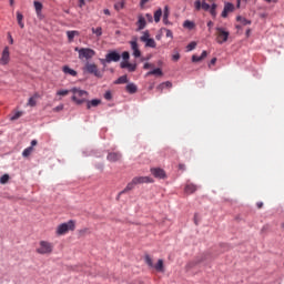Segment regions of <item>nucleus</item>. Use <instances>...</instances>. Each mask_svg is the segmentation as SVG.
Returning <instances> with one entry per match:
<instances>
[{
    "mask_svg": "<svg viewBox=\"0 0 284 284\" xmlns=\"http://www.w3.org/2000/svg\"><path fill=\"white\" fill-rule=\"evenodd\" d=\"M114 8H115V10H123V8H125V2H123V1H120V2H116L115 4H114Z\"/></svg>",
    "mask_w": 284,
    "mask_h": 284,
    "instance_id": "obj_43",
    "label": "nucleus"
},
{
    "mask_svg": "<svg viewBox=\"0 0 284 284\" xmlns=\"http://www.w3.org/2000/svg\"><path fill=\"white\" fill-rule=\"evenodd\" d=\"M33 6L36 8V12L37 14H41V11L43 10V4L39 1H34Z\"/></svg>",
    "mask_w": 284,
    "mask_h": 284,
    "instance_id": "obj_29",
    "label": "nucleus"
},
{
    "mask_svg": "<svg viewBox=\"0 0 284 284\" xmlns=\"http://www.w3.org/2000/svg\"><path fill=\"white\" fill-rule=\"evenodd\" d=\"M151 174H153L155 179H165V171L160 168L151 169Z\"/></svg>",
    "mask_w": 284,
    "mask_h": 284,
    "instance_id": "obj_15",
    "label": "nucleus"
},
{
    "mask_svg": "<svg viewBox=\"0 0 284 284\" xmlns=\"http://www.w3.org/2000/svg\"><path fill=\"white\" fill-rule=\"evenodd\" d=\"M216 8H217L216 3H213V4L211 6V8L209 9V12H210V14H211L212 17H216Z\"/></svg>",
    "mask_w": 284,
    "mask_h": 284,
    "instance_id": "obj_40",
    "label": "nucleus"
},
{
    "mask_svg": "<svg viewBox=\"0 0 284 284\" xmlns=\"http://www.w3.org/2000/svg\"><path fill=\"white\" fill-rule=\"evenodd\" d=\"M146 48H156V41L154 39L150 38L146 42H144Z\"/></svg>",
    "mask_w": 284,
    "mask_h": 284,
    "instance_id": "obj_34",
    "label": "nucleus"
},
{
    "mask_svg": "<svg viewBox=\"0 0 284 284\" xmlns=\"http://www.w3.org/2000/svg\"><path fill=\"white\" fill-rule=\"evenodd\" d=\"M236 21H240V23H242V26H251L252 21L247 20L244 17L237 16L236 17Z\"/></svg>",
    "mask_w": 284,
    "mask_h": 284,
    "instance_id": "obj_27",
    "label": "nucleus"
},
{
    "mask_svg": "<svg viewBox=\"0 0 284 284\" xmlns=\"http://www.w3.org/2000/svg\"><path fill=\"white\" fill-rule=\"evenodd\" d=\"M10 181V175L8 174H3L1 178H0V183L1 185H6V183H8Z\"/></svg>",
    "mask_w": 284,
    "mask_h": 284,
    "instance_id": "obj_37",
    "label": "nucleus"
},
{
    "mask_svg": "<svg viewBox=\"0 0 284 284\" xmlns=\"http://www.w3.org/2000/svg\"><path fill=\"white\" fill-rule=\"evenodd\" d=\"M207 27L209 28L212 27V21L207 22Z\"/></svg>",
    "mask_w": 284,
    "mask_h": 284,
    "instance_id": "obj_62",
    "label": "nucleus"
},
{
    "mask_svg": "<svg viewBox=\"0 0 284 284\" xmlns=\"http://www.w3.org/2000/svg\"><path fill=\"white\" fill-rule=\"evenodd\" d=\"M207 57V51H203L201 57L199 55H192L193 63H199V61H203Z\"/></svg>",
    "mask_w": 284,
    "mask_h": 284,
    "instance_id": "obj_22",
    "label": "nucleus"
},
{
    "mask_svg": "<svg viewBox=\"0 0 284 284\" xmlns=\"http://www.w3.org/2000/svg\"><path fill=\"white\" fill-rule=\"evenodd\" d=\"M196 48V42H190L186 47L187 52H192Z\"/></svg>",
    "mask_w": 284,
    "mask_h": 284,
    "instance_id": "obj_45",
    "label": "nucleus"
},
{
    "mask_svg": "<svg viewBox=\"0 0 284 284\" xmlns=\"http://www.w3.org/2000/svg\"><path fill=\"white\" fill-rule=\"evenodd\" d=\"M179 170H185V164H180Z\"/></svg>",
    "mask_w": 284,
    "mask_h": 284,
    "instance_id": "obj_59",
    "label": "nucleus"
},
{
    "mask_svg": "<svg viewBox=\"0 0 284 284\" xmlns=\"http://www.w3.org/2000/svg\"><path fill=\"white\" fill-rule=\"evenodd\" d=\"M84 70L89 72V74H94V77L101 78V71H99V67L94 63L87 62Z\"/></svg>",
    "mask_w": 284,
    "mask_h": 284,
    "instance_id": "obj_7",
    "label": "nucleus"
},
{
    "mask_svg": "<svg viewBox=\"0 0 284 284\" xmlns=\"http://www.w3.org/2000/svg\"><path fill=\"white\" fill-rule=\"evenodd\" d=\"M63 110V104H60L53 109L54 112H61Z\"/></svg>",
    "mask_w": 284,
    "mask_h": 284,
    "instance_id": "obj_50",
    "label": "nucleus"
},
{
    "mask_svg": "<svg viewBox=\"0 0 284 284\" xmlns=\"http://www.w3.org/2000/svg\"><path fill=\"white\" fill-rule=\"evenodd\" d=\"M148 1H150V0H141V1H140L141 8H144V6H145V3H148Z\"/></svg>",
    "mask_w": 284,
    "mask_h": 284,
    "instance_id": "obj_52",
    "label": "nucleus"
},
{
    "mask_svg": "<svg viewBox=\"0 0 284 284\" xmlns=\"http://www.w3.org/2000/svg\"><path fill=\"white\" fill-rule=\"evenodd\" d=\"M164 88H172V82L166 81V82L161 83V84L158 87V90H163Z\"/></svg>",
    "mask_w": 284,
    "mask_h": 284,
    "instance_id": "obj_38",
    "label": "nucleus"
},
{
    "mask_svg": "<svg viewBox=\"0 0 284 284\" xmlns=\"http://www.w3.org/2000/svg\"><path fill=\"white\" fill-rule=\"evenodd\" d=\"M87 103V110H90L91 108H99L101 105V100L100 99H94L91 101H85Z\"/></svg>",
    "mask_w": 284,
    "mask_h": 284,
    "instance_id": "obj_16",
    "label": "nucleus"
},
{
    "mask_svg": "<svg viewBox=\"0 0 284 284\" xmlns=\"http://www.w3.org/2000/svg\"><path fill=\"white\" fill-rule=\"evenodd\" d=\"M10 6H14V0H9Z\"/></svg>",
    "mask_w": 284,
    "mask_h": 284,
    "instance_id": "obj_60",
    "label": "nucleus"
},
{
    "mask_svg": "<svg viewBox=\"0 0 284 284\" xmlns=\"http://www.w3.org/2000/svg\"><path fill=\"white\" fill-rule=\"evenodd\" d=\"M62 72H63L64 74H70V77H77V71L73 70V69H71V68L68 67V65H64V67L62 68Z\"/></svg>",
    "mask_w": 284,
    "mask_h": 284,
    "instance_id": "obj_21",
    "label": "nucleus"
},
{
    "mask_svg": "<svg viewBox=\"0 0 284 284\" xmlns=\"http://www.w3.org/2000/svg\"><path fill=\"white\" fill-rule=\"evenodd\" d=\"M104 14H106L108 17H110V9H104Z\"/></svg>",
    "mask_w": 284,
    "mask_h": 284,
    "instance_id": "obj_58",
    "label": "nucleus"
},
{
    "mask_svg": "<svg viewBox=\"0 0 284 284\" xmlns=\"http://www.w3.org/2000/svg\"><path fill=\"white\" fill-rule=\"evenodd\" d=\"M227 39H230V33L225 31V29L217 27L216 28V43H220V45H223V43L227 42Z\"/></svg>",
    "mask_w": 284,
    "mask_h": 284,
    "instance_id": "obj_5",
    "label": "nucleus"
},
{
    "mask_svg": "<svg viewBox=\"0 0 284 284\" xmlns=\"http://www.w3.org/2000/svg\"><path fill=\"white\" fill-rule=\"evenodd\" d=\"M234 9H235V7H234V4H233L232 2H226V3L224 4V9H223V11H222L221 17H222L223 19H227V14H230L231 12H233Z\"/></svg>",
    "mask_w": 284,
    "mask_h": 284,
    "instance_id": "obj_10",
    "label": "nucleus"
},
{
    "mask_svg": "<svg viewBox=\"0 0 284 284\" xmlns=\"http://www.w3.org/2000/svg\"><path fill=\"white\" fill-rule=\"evenodd\" d=\"M125 90H126V92H129V94H136V92L139 91V88L134 83H129L125 87Z\"/></svg>",
    "mask_w": 284,
    "mask_h": 284,
    "instance_id": "obj_18",
    "label": "nucleus"
},
{
    "mask_svg": "<svg viewBox=\"0 0 284 284\" xmlns=\"http://www.w3.org/2000/svg\"><path fill=\"white\" fill-rule=\"evenodd\" d=\"M91 32L92 34H95V37H101L103 34V28L101 27L92 28Z\"/></svg>",
    "mask_w": 284,
    "mask_h": 284,
    "instance_id": "obj_30",
    "label": "nucleus"
},
{
    "mask_svg": "<svg viewBox=\"0 0 284 284\" xmlns=\"http://www.w3.org/2000/svg\"><path fill=\"white\" fill-rule=\"evenodd\" d=\"M194 26H195L194 22L190 20H186L183 23V28H186L187 30H194Z\"/></svg>",
    "mask_w": 284,
    "mask_h": 284,
    "instance_id": "obj_33",
    "label": "nucleus"
},
{
    "mask_svg": "<svg viewBox=\"0 0 284 284\" xmlns=\"http://www.w3.org/2000/svg\"><path fill=\"white\" fill-rule=\"evenodd\" d=\"M70 90H60L57 92L58 97H68L70 94Z\"/></svg>",
    "mask_w": 284,
    "mask_h": 284,
    "instance_id": "obj_44",
    "label": "nucleus"
},
{
    "mask_svg": "<svg viewBox=\"0 0 284 284\" xmlns=\"http://www.w3.org/2000/svg\"><path fill=\"white\" fill-rule=\"evenodd\" d=\"M210 65H216V58H213V59L210 61L209 67H210Z\"/></svg>",
    "mask_w": 284,
    "mask_h": 284,
    "instance_id": "obj_53",
    "label": "nucleus"
},
{
    "mask_svg": "<svg viewBox=\"0 0 284 284\" xmlns=\"http://www.w3.org/2000/svg\"><path fill=\"white\" fill-rule=\"evenodd\" d=\"M17 21H18V26L23 29L26 28V23H23V13L17 11Z\"/></svg>",
    "mask_w": 284,
    "mask_h": 284,
    "instance_id": "obj_24",
    "label": "nucleus"
},
{
    "mask_svg": "<svg viewBox=\"0 0 284 284\" xmlns=\"http://www.w3.org/2000/svg\"><path fill=\"white\" fill-rule=\"evenodd\" d=\"M179 59H181V54L175 53L172 55V61H179Z\"/></svg>",
    "mask_w": 284,
    "mask_h": 284,
    "instance_id": "obj_48",
    "label": "nucleus"
},
{
    "mask_svg": "<svg viewBox=\"0 0 284 284\" xmlns=\"http://www.w3.org/2000/svg\"><path fill=\"white\" fill-rule=\"evenodd\" d=\"M122 59L123 61H130V52L128 51L122 52Z\"/></svg>",
    "mask_w": 284,
    "mask_h": 284,
    "instance_id": "obj_46",
    "label": "nucleus"
},
{
    "mask_svg": "<svg viewBox=\"0 0 284 284\" xmlns=\"http://www.w3.org/2000/svg\"><path fill=\"white\" fill-rule=\"evenodd\" d=\"M154 268L156 270V272H164V270H163V260H159L156 265L154 266Z\"/></svg>",
    "mask_w": 284,
    "mask_h": 284,
    "instance_id": "obj_35",
    "label": "nucleus"
},
{
    "mask_svg": "<svg viewBox=\"0 0 284 284\" xmlns=\"http://www.w3.org/2000/svg\"><path fill=\"white\" fill-rule=\"evenodd\" d=\"M250 32H251V30L248 29V30L246 31V36H247V37H250Z\"/></svg>",
    "mask_w": 284,
    "mask_h": 284,
    "instance_id": "obj_63",
    "label": "nucleus"
},
{
    "mask_svg": "<svg viewBox=\"0 0 284 284\" xmlns=\"http://www.w3.org/2000/svg\"><path fill=\"white\" fill-rule=\"evenodd\" d=\"M37 143H38L37 140H32L31 141V148H34V145H37Z\"/></svg>",
    "mask_w": 284,
    "mask_h": 284,
    "instance_id": "obj_56",
    "label": "nucleus"
},
{
    "mask_svg": "<svg viewBox=\"0 0 284 284\" xmlns=\"http://www.w3.org/2000/svg\"><path fill=\"white\" fill-rule=\"evenodd\" d=\"M105 61V63H118V61H121V54L116 51H110L106 55L105 59L102 60Z\"/></svg>",
    "mask_w": 284,
    "mask_h": 284,
    "instance_id": "obj_6",
    "label": "nucleus"
},
{
    "mask_svg": "<svg viewBox=\"0 0 284 284\" xmlns=\"http://www.w3.org/2000/svg\"><path fill=\"white\" fill-rule=\"evenodd\" d=\"M164 30H165V32H166V37H168L169 39H172V37H173L172 30H170V29H164Z\"/></svg>",
    "mask_w": 284,
    "mask_h": 284,
    "instance_id": "obj_49",
    "label": "nucleus"
},
{
    "mask_svg": "<svg viewBox=\"0 0 284 284\" xmlns=\"http://www.w3.org/2000/svg\"><path fill=\"white\" fill-rule=\"evenodd\" d=\"M149 39H150V31H144L140 40L142 41V43H145Z\"/></svg>",
    "mask_w": 284,
    "mask_h": 284,
    "instance_id": "obj_39",
    "label": "nucleus"
},
{
    "mask_svg": "<svg viewBox=\"0 0 284 284\" xmlns=\"http://www.w3.org/2000/svg\"><path fill=\"white\" fill-rule=\"evenodd\" d=\"M121 159H122V155L119 152H110L106 155V160H109L110 163H116L118 161H121Z\"/></svg>",
    "mask_w": 284,
    "mask_h": 284,
    "instance_id": "obj_14",
    "label": "nucleus"
},
{
    "mask_svg": "<svg viewBox=\"0 0 284 284\" xmlns=\"http://www.w3.org/2000/svg\"><path fill=\"white\" fill-rule=\"evenodd\" d=\"M146 74H148V77H152V75L163 77V71L158 68V69H154L152 71H149Z\"/></svg>",
    "mask_w": 284,
    "mask_h": 284,
    "instance_id": "obj_25",
    "label": "nucleus"
},
{
    "mask_svg": "<svg viewBox=\"0 0 284 284\" xmlns=\"http://www.w3.org/2000/svg\"><path fill=\"white\" fill-rule=\"evenodd\" d=\"M256 205H257V209L261 210V207H263V202H257Z\"/></svg>",
    "mask_w": 284,
    "mask_h": 284,
    "instance_id": "obj_55",
    "label": "nucleus"
},
{
    "mask_svg": "<svg viewBox=\"0 0 284 284\" xmlns=\"http://www.w3.org/2000/svg\"><path fill=\"white\" fill-rule=\"evenodd\" d=\"M146 26V22H145V18H143V16H140L139 17V20H138V30H143Z\"/></svg>",
    "mask_w": 284,
    "mask_h": 284,
    "instance_id": "obj_26",
    "label": "nucleus"
},
{
    "mask_svg": "<svg viewBox=\"0 0 284 284\" xmlns=\"http://www.w3.org/2000/svg\"><path fill=\"white\" fill-rule=\"evenodd\" d=\"M36 252L37 254H42V255L51 254L52 252H54V244L48 241H40Z\"/></svg>",
    "mask_w": 284,
    "mask_h": 284,
    "instance_id": "obj_4",
    "label": "nucleus"
},
{
    "mask_svg": "<svg viewBox=\"0 0 284 284\" xmlns=\"http://www.w3.org/2000/svg\"><path fill=\"white\" fill-rule=\"evenodd\" d=\"M1 65H8L10 63V48L6 47L2 51V55L0 59Z\"/></svg>",
    "mask_w": 284,
    "mask_h": 284,
    "instance_id": "obj_8",
    "label": "nucleus"
},
{
    "mask_svg": "<svg viewBox=\"0 0 284 284\" xmlns=\"http://www.w3.org/2000/svg\"><path fill=\"white\" fill-rule=\"evenodd\" d=\"M170 7H164V13H163V23L164 26H170Z\"/></svg>",
    "mask_w": 284,
    "mask_h": 284,
    "instance_id": "obj_17",
    "label": "nucleus"
},
{
    "mask_svg": "<svg viewBox=\"0 0 284 284\" xmlns=\"http://www.w3.org/2000/svg\"><path fill=\"white\" fill-rule=\"evenodd\" d=\"M115 85H122L123 83H128V75H121L119 80H116Z\"/></svg>",
    "mask_w": 284,
    "mask_h": 284,
    "instance_id": "obj_32",
    "label": "nucleus"
},
{
    "mask_svg": "<svg viewBox=\"0 0 284 284\" xmlns=\"http://www.w3.org/2000/svg\"><path fill=\"white\" fill-rule=\"evenodd\" d=\"M23 116L22 111H17L10 116V121H18V119H21Z\"/></svg>",
    "mask_w": 284,
    "mask_h": 284,
    "instance_id": "obj_31",
    "label": "nucleus"
},
{
    "mask_svg": "<svg viewBox=\"0 0 284 284\" xmlns=\"http://www.w3.org/2000/svg\"><path fill=\"white\" fill-rule=\"evenodd\" d=\"M9 43L12 45L14 43V39H12V36L9 33Z\"/></svg>",
    "mask_w": 284,
    "mask_h": 284,
    "instance_id": "obj_54",
    "label": "nucleus"
},
{
    "mask_svg": "<svg viewBox=\"0 0 284 284\" xmlns=\"http://www.w3.org/2000/svg\"><path fill=\"white\" fill-rule=\"evenodd\" d=\"M281 227L284 230V222L281 224Z\"/></svg>",
    "mask_w": 284,
    "mask_h": 284,
    "instance_id": "obj_64",
    "label": "nucleus"
},
{
    "mask_svg": "<svg viewBox=\"0 0 284 284\" xmlns=\"http://www.w3.org/2000/svg\"><path fill=\"white\" fill-rule=\"evenodd\" d=\"M130 45L131 50L133 51V57H135V59H139V57H141V50L139 49V43L136 42V40L130 41Z\"/></svg>",
    "mask_w": 284,
    "mask_h": 284,
    "instance_id": "obj_13",
    "label": "nucleus"
},
{
    "mask_svg": "<svg viewBox=\"0 0 284 284\" xmlns=\"http://www.w3.org/2000/svg\"><path fill=\"white\" fill-rule=\"evenodd\" d=\"M148 19H152V14L146 13Z\"/></svg>",
    "mask_w": 284,
    "mask_h": 284,
    "instance_id": "obj_61",
    "label": "nucleus"
},
{
    "mask_svg": "<svg viewBox=\"0 0 284 284\" xmlns=\"http://www.w3.org/2000/svg\"><path fill=\"white\" fill-rule=\"evenodd\" d=\"M197 190L195 184L189 183L185 185L184 191L186 194H194V192Z\"/></svg>",
    "mask_w": 284,
    "mask_h": 284,
    "instance_id": "obj_19",
    "label": "nucleus"
},
{
    "mask_svg": "<svg viewBox=\"0 0 284 284\" xmlns=\"http://www.w3.org/2000/svg\"><path fill=\"white\" fill-rule=\"evenodd\" d=\"M77 225L74 223L73 220H70L67 223H62L60 225H58L57 230H55V234L58 236H63L64 234H68V232H74Z\"/></svg>",
    "mask_w": 284,
    "mask_h": 284,
    "instance_id": "obj_2",
    "label": "nucleus"
},
{
    "mask_svg": "<svg viewBox=\"0 0 284 284\" xmlns=\"http://www.w3.org/2000/svg\"><path fill=\"white\" fill-rule=\"evenodd\" d=\"M79 31H67V37L70 43L74 41L75 37H79Z\"/></svg>",
    "mask_w": 284,
    "mask_h": 284,
    "instance_id": "obj_23",
    "label": "nucleus"
},
{
    "mask_svg": "<svg viewBox=\"0 0 284 284\" xmlns=\"http://www.w3.org/2000/svg\"><path fill=\"white\" fill-rule=\"evenodd\" d=\"M144 261L149 267H154V263L152 262V257H150V255H145Z\"/></svg>",
    "mask_w": 284,
    "mask_h": 284,
    "instance_id": "obj_42",
    "label": "nucleus"
},
{
    "mask_svg": "<svg viewBox=\"0 0 284 284\" xmlns=\"http://www.w3.org/2000/svg\"><path fill=\"white\" fill-rule=\"evenodd\" d=\"M28 105H30V108H34V105H37V94L29 99Z\"/></svg>",
    "mask_w": 284,
    "mask_h": 284,
    "instance_id": "obj_36",
    "label": "nucleus"
},
{
    "mask_svg": "<svg viewBox=\"0 0 284 284\" xmlns=\"http://www.w3.org/2000/svg\"><path fill=\"white\" fill-rule=\"evenodd\" d=\"M74 51L79 53V59L80 61H90V59H92L93 57H97V51H94L93 49L90 48H79L75 47Z\"/></svg>",
    "mask_w": 284,
    "mask_h": 284,
    "instance_id": "obj_3",
    "label": "nucleus"
},
{
    "mask_svg": "<svg viewBox=\"0 0 284 284\" xmlns=\"http://www.w3.org/2000/svg\"><path fill=\"white\" fill-rule=\"evenodd\" d=\"M70 92H72V98L71 100L77 104V105H83V103H85V101H88V91L85 90H81L79 88H72L70 90Z\"/></svg>",
    "mask_w": 284,
    "mask_h": 284,
    "instance_id": "obj_1",
    "label": "nucleus"
},
{
    "mask_svg": "<svg viewBox=\"0 0 284 284\" xmlns=\"http://www.w3.org/2000/svg\"><path fill=\"white\" fill-rule=\"evenodd\" d=\"M194 8L196 10V12H199L201 9L204 10L205 12H209L210 8H212V6L207 4V2L203 1L201 2V0H196L194 2Z\"/></svg>",
    "mask_w": 284,
    "mask_h": 284,
    "instance_id": "obj_9",
    "label": "nucleus"
},
{
    "mask_svg": "<svg viewBox=\"0 0 284 284\" xmlns=\"http://www.w3.org/2000/svg\"><path fill=\"white\" fill-rule=\"evenodd\" d=\"M32 150H33L32 146L24 149L22 152V156L28 158L30 154H32Z\"/></svg>",
    "mask_w": 284,
    "mask_h": 284,
    "instance_id": "obj_41",
    "label": "nucleus"
},
{
    "mask_svg": "<svg viewBox=\"0 0 284 284\" xmlns=\"http://www.w3.org/2000/svg\"><path fill=\"white\" fill-rule=\"evenodd\" d=\"M120 68L122 69V70H129L130 72H136V64H134V63H130L129 61H122L121 63H120Z\"/></svg>",
    "mask_w": 284,
    "mask_h": 284,
    "instance_id": "obj_12",
    "label": "nucleus"
},
{
    "mask_svg": "<svg viewBox=\"0 0 284 284\" xmlns=\"http://www.w3.org/2000/svg\"><path fill=\"white\" fill-rule=\"evenodd\" d=\"M135 185H141L143 183H154V180L150 176H135L133 178Z\"/></svg>",
    "mask_w": 284,
    "mask_h": 284,
    "instance_id": "obj_11",
    "label": "nucleus"
},
{
    "mask_svg": "<svg viewBox=\"0 0 284 284\" xmlns=\"http://www.w3.org/2000/svg\"><path fill=\"white\" fill-rule=\"evenodd\" d=\"M135 185H136V182H134V179H133L130 183H128L124 190L120 192V194H125L126 192L134 190Z\"/></svg>",
    "mask_w": 284,
    "mask_h": 284,
    "instance_id": "obj_20",
    "label": "nucleus"
},
{
    "mask_svg": "<svg viewBox=\"0 0 284 284\" xmlns=\"http://www.w3.org/2000/svg\"><path fill=\"white\" fill-rule=\"evenodd\" d=\"M150 68H152V64L151 63H145L144 65H143V69L144 70H150Z\"/></svg>",
    "mask_w": 284,
    "mask_h": 284,
    "instance_id": "obj_51",
    "label": "nucleus"
},
{
    "mask_svg": "<svg viewBox=\"0 0 284 284\" xmlns=\"http://www.w3.org/2000/svg\"><path fill=\"white\" fill-rule=\"evenodd\" d=\"M104 99H105L106 101H112V92H111V91H106V92L104 93Z\"/></svg>",
    "mask_w": 284,
    "mask_h": 284,
    "instance_id": "obj_47",
    "label": "nucleus"
},
{
    "mask_svg": "<svg viewBox=\"0 0 284 284\" xmlns=\"http://www.w3.org/2000/svg\"><path fill=\"white\" fill-rule=\"evenodd\" d=\"M161 17H163V10L158 9L154 12V21H155V23H159V21H161Z\"/></svg>",
    "mask_w": 284,
    "mask_h": 284,
    "instance_id": "obj_28",
    "label": "nucleus"
},
{
    "mask_svg": "<svg viewBox=\"0 0 284 284\" xmlns=\"http://www.w3.org/2000/svg\"><path fill=\"white\" fill-rule=\"evenodd\" d=\"M85 6V0H80V8H83Z\"/></svg>",
    "mask_w": 284,
    "mask_h": 284,
    "instance_id": "obj_57",
    "label": "nucleus"
}]
</instances>
